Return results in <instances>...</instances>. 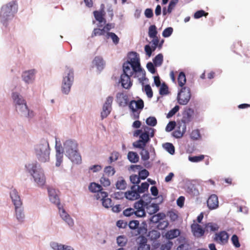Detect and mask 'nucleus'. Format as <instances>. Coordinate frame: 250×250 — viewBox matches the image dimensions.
Returning a JSON list of instances; mask_svg holds the SVG:
<instances>
[{"instance_id": "obj_35", "label": "nucleus", "mask_w": 250, "mask_h": 250, "mask_svg": "<svg viewBox=\"0 0 250 250\" xmlns=\"http://www.w3.org/2000/svg\"><path fill=\"white\" fill-rule=\"evenodd\" d=\"M128 159L132 163H137L139 160V157L136 152L129 151L127 154Z\"/></svg>"}, {"instance_id": "obj_29", "label": "nucleus", "mask_w": 250, "mask_h": 250, "mask_svg": "<svg viewBox=\"0 0 250 250\" xmlns=\"http://www.w3.org/2000/svg\"><path fill=\"white\" fill-rule=\"evenodd\" d=\"M58 207L59 209L60 215L62 219L64 220L69 226H72L74 224V222L70 216L65 211L64 209L61 208L60 206Z\"/></svg>"}, {"instance_id": "obj_37", "label": "nucleus", "mask_w": 250, "mask_h": 250, "mask_svg": "<svg viewBox=\"0 0 250 250\" xmlns=\"http://www.w3.org/2000/svg\"><path fill=\"white\" fill-rule=\"evenodd\" d=\"M106 37L107 39H108L109 38H111L113 42L115 44H117L119 42V38L113 32H106Z\"/></svg>"}, {"instance_id": "obj_21", "label": "nucleus", "mask_w": 250, "mask_h": 250, "mask_svg": "<svg viewBox=\"0 0 250 250\" xmlns=\"http://www.w3.org/2000/svg\"><path fill=\"white\" fill-rule=\"evenodd\" d=\"M35 73L36 70L35 69H32L23 72L22 74L23 80L26 83H32L35 79Z\"/></svg>"}, {"instance_id": "obj_48", "label": "nucleus", "mask_w": 250, "mask_h": 250, "mask_svg": "<svg viewBox=\"0 0 250 250\" xmlns=\"http://www.w3.org/2000/svg\"><path fill=\"white\" fill-rule=\"evenodd\" d=\"M127 242V239L124 236H119L117 238V242L119 246L123 247L125 246Z\"/></svg>"}, {"instance_id": "obj_17", "label": "nucleus", "mask_w": 250, "mask_h": 250, "mask_svg": "<svg viewBox=\"0 0 250 250\" xmlns=\"http://www.w3.org/2000/svg\"><path fill=\"white\" fill-rule=\"evenodd\" d=\"M136 241L139 245L138 250H150V245L147 244V240L145 236H139Z\"/></svg>"}, {"instance_id": "obj_1", "label": "nucleus", "mask_w": 250, "mask_h": 250, "mask_svg": "<svg viewBox=\"0 0 250 250\" xmlns=\"http://www.w3.org/2000/svg\"><path fill=\"white\" fill-rule=\"evenodd\" d=\"M78 144L76 141L68 140L63 144L66 155L74 163L80 164L82 162V158L78 152Z\"/></svg>"}, {"instance_id": "obj_16", "label": "nucleus", "mask_w": 250, "mask_h": 250, "mask_svg": "<svg viewBox=\"0 0 250 250\" xmlns=\"http://www.w3.org/2000/svg\"><path fill=\"white\" fill-rule=\"evenodd\" d=\"M194 110L191 108H188L185 110L183 114V117L181 120V123L185 125L191 121L194 114Z\"/></svg>"}, {"instance_id": "obj_10", "label": "nucleus", "mask_w": 250, "mask_h": 250, "mask_svg": "<svg viewBox=\"0 0 250 250\" xmlns=\"http://www.w3.org/2000/svg\"><path fill=\"white\" fill-rule=\"evenodd\" d=\"M113 101V98L111 96H108L104 104L103 110L101 113L102 119L105 118L110 114L111 109V105Z\"/></svg>"}, {"instance_id": "obj_53", "label": "nucleus", "mask_w": 250, "mask_h": 250, "mask_svg": "<svg viewBox=\"0 0 250 250\" xmlns=\"http://www.w3.org/2000/svg\"><path fill=\"white\" fill-rule=\"evenodd\" d=\"M200 133L199 129H195L192 131L190 137L192 139L196 140L200 138Z\"/></svg>"}, {"instance_id": "obj_44", "label": "nucleus", "mask_w": 250, "mask_h": 250, "mask_svg": "<svg viewBox=\"0 0 250 250\" xmlns=\"http://www.w3.org/2000/svg\"><path fill=\"white\" fill-rule=\"evenodd\" d=\"M126 186V182L123 179H119L116 182V187L119 189H124Z\"/></svg>"}, {"instance_id": "obj_60", "label": "nucleus", "mask_w": 250, "mask_h": 250, "mask_svg": "<svg viewBox=\"0 0 250 250\" xmlns=\"http://www.w3.org/2000/svg\"><path fill=\"white\" fill-rule=\"evenodd\" d=\"M165 147L166 150L171 154H173L175 151V148L173 145L170 143H166L165 145Z\"/></svg>"}, {"instance_id": "obj_62", "label": "nucleus", "mask_w": 250, "mask_h": 250, "mask_svg": "<svg viewBox=\"0 0 250 250\" xmlns=\"http://www.w3.org/2000/svg\"><path fill=\"white\" fill-rule=\"evenodd\" d=\"M144 90L148 98L152 97L153 92L151 86L149 84H146L145 86Z\"/></svg>"}, {"instance_id": "obj_19", "label": "nucleus", "mask_w": 250, "mask_h": 250, "mask_svg": "<svg viewBox=\"0 0 250 250\" xmlns=\"http://www.w3.org/2000/svg\"><path fill=\"white\" fill-rule=\"evenodd\" d=\"M229 235L225 231H222L215 234L214 240L221 244H224L228 242Z\"/></svg>"}, {"instance_id": "obj_32", "label": "nucleus", "mask_w": 250, "mask_h": 250, "mask_svg": "<svg viewBox=\"0 0 250 250\" xmlns=\"http://www.w3.org/2000/svg\"><path fill=\"white\" fill-rule=\"evenodd\" d=\"M180 234V231L178 229H173L167 231L165 236L167 239L170 240L177 237Z\"/></svg>"}, {"instance_id": "obj_7", "label": "nucleus", "mask_w": 250, "mask_h": 250, "mask_svg": "<svg viewBox=\"0 0 250 250\" xmlns=\"http://www.w3.org/2000/svg\"><path fill=\"white\" fill-rule=\"evenodd\" d=\"M31 165H29V168H31L30 172L31 173L35 181L37 183L39 186H42L45 183V178L43 173L41 170L38 171L37 170L36 165H32V167H30Z\"/></svg>"}, {"instance_id": "obj_8", "label": "nucleus", "mask_w": 250, "mask_h": 250, "mask_svg": "<svg viewBox=\"0 0 250 250\" xmlns=\"http://www.w3.org/2000/svg\"><path fill=\"white\" fill-rule=\"evenodd\" d=\"M150 135L147 132H142L139 137V140L133 143V146L138 148L145 147L147 143L150 141Z\"/></svg>"}, {"instance_id": "obj_52", "label": "nucleus", "mask_w": 250, "mask_h": 250, "mask_svg": "<svg viewBox=\"0 0 250 250\" xmlns=\"http://www.w3.org/2000/svg\"><path fill=\"white\" fill-rule=\"evenodd\" d=\"M159 93L161 95H167L168 93V86L165 83H163L160 87Z\"/></svg>"}, {"instance_id": "obj_23", "label": "nucleus", "mask_w": 250, "mask_h": 250, "mask_svg": "<svg viewBox=\"0 0 250 250\" xmlns=\"http://www.w3.org/2000/svg\"><path fill=\"white\" fill-rule=\"evenodd\" d=\"M218 197L215 194L211 195L207 201L208 208L210 209L216 208L218 207Z\"/></svg>"}, {"instance_id": "obj_61", "label": "nucleus", "mask_w": 250, "mask_h": 250, "mask_svg": "<svg viewBox=\"0 0 250 250\" xmlns=\"http://www.w3.org/2000/svg\"><path fill=\"white\" fill-rule=\"evenodd\" d=\"M173 32V28L172 27H167L166 28L162 33V35L165 38L169 37Z\"/></svg>"}, {"instance_id": "obj_36", "label": "nucleus", "mask_w": 250, "mask_h": 250, "mask_svg": "<svg viewBox=\"0 0 250 250\" xmlns=\"http://www.w3.org/2000/svg\"><path fill=\"white\" fill-rule=\"evenodd\" d=\"M161 236L160 232L157 230H152L148 233V236L149 238L152 241L157 240Z\"/></svg>"}, {"instance_id": "obj_11", "label": "nucleus", "mask_w": 250, "mask_h": 250, "mask_svg": "<svg viewBox=\"0 0 250 250\" xmlns=\"http://www.w3.org/2000/svg\"><path fill=\"white\" fill-rule=\"evenodd\" d=\"M145 202L142 200H140L134 204V209H135V215L138 217H142L146 215L145 210Z\"/></svg>"}, {"instance_id": "obj_30", "label": "nucleus", "mask_w": 250, "mask_h": 250, "mask_svg": "<svg viewBox=\"0 0 250 250\" xmlns=\"http://www.w3.org/2000/svg\"><path fill=\"white\" fill-rule=\"evenodd\" d=\"M15 214L17 220L20 222H22L24 220V214L23 212L22 206L15 207Z\"/></svg>"}, {"instance_id": "obj_45", "label": "nucleus", "mask_w": 250, "mask_h": 250, "mask_svg": "<svg viewBox=\"0 0 250 250\" xmlns=\"http://www.w3.org/2000/svg\"><path fill=\"white\" fill-rule=\"evenodd\" d=\"M140 149H141L140 155L141 156L142 159L143 161L148 160L149 159V153L148 150H146L145 147Z\"/></svg>"}, {"instance_id": "obj_4", "label": "nucleus", "mask_w": 250, "mask_h": 250, "mask_svg": "<svg viewBox=\"0 0 250 250\" xmlns=\"http://www.w3.org/2000/svg\"><path fill=\"white\" fill-rule=\"evenodd\" d=\"M74 80V73L72 69L66 66L64 71L62 83V91L65 94H68L71 88Z\"/></svg>"}, {"instance_id": "obj_31", "label": "nucleus", "mask_w": 250, "mask_h": 250, "mask_svg": "<svg viewBox=\"0 0 250 250\" xmlns=\"http://www.w3.org/2000/svg\"><path fill=\"white\" fill-rule=\"evenodd\" d=\"M93 64L95 65L98 69L102 70L105 65V62L102 57L96 56L93 61Z\"/></svg>"}, {"instance_id": "obj_42", "label": "nucleus", "mask_w": 250, "mask_h": 250, "mask_svg": "<svg viewBox=\"0 0 250 250\" xmlns=\"http://www.w3.org/2000/svg\"><path fill=\"white\" fill-rule=\"evenodd\" d=\"M105 33V32L104 28L100 29V28H96L94 29L93 32L92 33L91 37L93 38L96 36H100L104 35Z\"/></svg>"}, {"instance_id": "obj_49", "label": "nucleus", "mask_w": 250, "mask_h": 250, "mask_svg": "<svg viewBox=\"0 0 250 250\" xmlns=\"http://www.w3.org/2000/svg\"><path fill=\"white\" fill-rule=\"evenodd\" d=\"M173 245L172 242L168 241L161 245L160 249L161 250H170Z\"/></svg>"}, {"instance_id": "obj_64", "label": "nucleus", "mask_w": 250, "mask_h": 250, "mask_svg": "<svg viewBox=\"0 0 250 250\" xmlns=\"http://www.w3.org/2000/svg\"><path fill=\"white\" fill-rule=\"evenodd\" d=\"M148 171L146 169H144L139 171L138 176L140 179L144 180L148 176Z\"/></svg>"}, {"instance_id": "obj_51", "label": "nucleus", "mask_w": 250, "mask_h": 250, "mask_svg": "<svg viewBox=\"0 0 250 250\" xmlns=\"http://www.w3.org/2000/svg\"><path fill=\"white\" fill-rule=\"evenodd\" d=\"M146 123L149 126H154L156 125L157 122L155 117H149L147 118Z\"/></svg>"}, {"instance_id": "obj_58", "label": "nucleus", "mask_w": 250, "mask_h": 250, "mask_svg": "<svg viewBox=\"0 0 250 250\" xmlns=\"http://www.w3.org/2000/svg\"><path fill=\"white\" fill-rule=\"evenodd\" d=\"M128 225L130 229H135L138 228L139 222L138 220H132L129 222Z\"/></svg>"}, {"instance_id": "obj_43", "label": "nucleus", "mask_w": 250, "mask_h": 250, "mask_svg": "<svg viewBox=\"0 0 250 250\" xmlns=\"http://www.w3.org/2000/svg\"><path fill=\"white\" fill-rule=\"evenodd\" d=\"M205 229L208 231H215L218 229L219 227L217 224L209 223L206 225Z\"/></svg>"}, {"instance_id": "obj_63", "label": "nucleus", "mask_w": 250, "mask_h": 250, "mask_svg": "<svg viewBox=\"0 0 250 250\" xmlns=\"http://www.w3.org/2000/svg\"><path fill=\"white\" fill-rule=\"evenodd\" d=\"M176 124L175 121L169 122L166 126V130L167 132L172 131L176 126Z\"/></svg>"}, {"instance_id": "obj_20", "label": "nucleus", "mask_w": 250, "mask_h": 250, "mask_svg": "<svg viewBox=\"0 0 250 250\" xmlns=\"http://www.w3.org/2000/svg\"><path fill=\"white\" fill-rule=\"evenodd\" d=\"M159 42V39L152 40L151 42H150V43H152L151 46L148 44L145 45V51L146 55H147L149 57L151 56L152 52L154 51L157 47H158V45Z\"/></svg>"}, {"instance_id": "obj_22", "label": "nucleus", "mask_w": 250, "mask_h": 250, "mask_svg": "<svg viewBox=\"0 0 250 250\" xmlns=\"http://www.w3.org/2000/svg\"><path fill=\"white\" fill-rule=\"evenodd\" d=\"M144 106V102L142 99L137 101L132 100L129 104V107L133 112H136L138 109H142Z\"/></svg>"}, {"instance_id": "obj_41", "label": "nucleus", "mask_w": 250, "mask_h": 250, "mask_svg": "<svg viewBox=\"0 0 250 250\" xmlns=\"http://www.w3.org/2000/svg\"><path fill=\"white\" fill-rule=\"evenodd\" d=\"M147 232V225L146 223H143V225L139 226L137 229V234L140 235V236H144L146 234Z\"/></svg>"}, {"instance_id": "obj_47", "label": "nucleus", "mask_w": 250, "mask_h": 250, "mask_svg": "<svg viewBox=\"0 0 250 250\" xmlns=\"http://www.w3.org/2000/svg\"><path fill=\"white\" fill-rule=\"evenodd\" d=\"M141 129H143V132H147L150 135V137H153L154 135V129L149 127L146 125L143 126Z\"/></svg>"}, {"instance_id": "obj_59", "label": "nucleus", "mask_w": 250, "mask_h": 250, "mask_svg": "<svg viewBox=\"0 0 250 250\" xmlns=\"http://www.w3.org/2000/svg\"><path fill=\"white\" fill-rule=\"evenodd\" d=\"M190 249L188 243L185 240L183 244H180L177 248V250H189Z\"/></svg>"}, {"instance_id": "obj_15", "label": "nucleus", "mask_w": 250, "mask_h": 250, "mask_svg": "<svg viewBox=\"0 0 250 250\" xmlns=\"http://www.w3.org/2000/svg\"><path fill=\"white\" fill-rule=\"evenodd\" d=\"M123 73L131 76H132L134 73H143V69H138L135 71L133 65H132L129 62H125L123 63Z\"/></svg>"}, {"instance_id": "obj_5", "label": "nucleus", "mask_w": 250, "mask_h": 250, "mask_svg": "<svg viewBox=\"0 0 250 250\" xmlns=\"http://www.w3.org/2000/svg\"><path fill=\"white\" fill-rule=\"evenodd\" d=\"M12 99L15 104L16 109L17 112L21 114L26 115L28 114V109L26 103L21 96L17 92L13 93Z\"/></svg>"}, {"instance_id": "obj_25", "label": "nucleus", "mask_w": 250, "mask_h": 250, "mask_svg": "<svg viewBox=\"0 0 250 250\" xmlns=\"http://www.w3.org/2000/svg\"><path fill=\"white\" fill-rule=\"evenodd\" d=\"M47 189L50 201L56 204L58 207L60 206V199L56 194L55 190L50 188H48Z\"/></svg>"}, {"instance_id": "obj_3", "label": "nucleus", "mask_w": 250, "mask_h": 250, "mask_svg": "<svg viewBox=\"0 0 250 250\" xmlns=\"http://www.w3.org/2000/svg\"><path fill=\"white\" fill-rule=\"evenodd\" d=\"M35 153L39 161L44 163L49 161L50 148L48 142L42 140L40 143L35 146Z\"/></svg>"}, {"instance_id": "obj_33", "label": "nucleus", "mask_w": 250, "mask_h": 250, "mask_svg": "<svg viewBox=\"0 0 250 250\" xmlns=\"http://www.w3.org/2000/svg\"><path fill=\"white\" fill-rule=\"evenodd\" d=\"M158 32L157 30L156 26L155 25H151L149 27L148 34L149 38L154 39H159L157 36Z\"/></svg>"}, {"instance_id": "obj_39", "label": "nucleus", "mask_w": 250, "mask_h": 250, "mask_svg": "<svg viewBox=\"0 0 250 250\" xmlns=\"http://www.w3.org/2000/svg\"><path fill=\"white\" fill-rule=\"evenodd\" d=\"M149 187V184L147 182H144L142 183L141 185L138 186L136 187V190L140 193H144L146 191L148 190Z\"/></svg>"}, {"instance_id": "obj_38", "label": "nucleus", "mask_w": 250, "mask_h": 250, "mask_svg": "<svg viewBox=\"0 0 250 250\" xmlns=\"http://www.w3.org/2000/svg\"><path fill=\"white\" fill-rule=\"evenodd\" d=\"M186 82V78L185 74L183 72H181L178 77V85L181 87H184V85Z\"/></svg>"}, {"instance_id": "obj_26", "label": "nucleus", "mask_w": 250, "mask_h": 250, "mask_svg": "<svg viewBox=\"0 0 250 250\" xmlns=\"http://www.w3.org/2000/svg\"><path fill=\"white\" fill-rule=\"evenodd\" d=\"M10 197L15 207L22 206V202L21 200L20 197L17 191L15 189L12 190L10 192Z\"/></svg>"}, {"instance_id": "obj_46", "label": "nucleus", "mask_w": 250, "mask_h": 250, "mask_svg": "<svg viewBox=\"0 0 250 250\" xmlns=\"http://www.w3.org/2000/svg\"><path fill=\"white\" fill-rule=\"evenodd\" d=\"M204 158L205 156L204 155H200L199 156H189L188 160L191 162L196 163L202 161Z\"/></svg>"}, {"instance_id": "obj_50", "label": "nucleus", "mask_w": 250, "mask_h": 250, "mask_svg": "<svg viewBox=\"0 0 250 250\" xmlns=\"http://www.w3.org/2000/svg\"><path fill=\"white\" fill-rule=\"evenodd\" d=\"M51 246L54 250H64L65 245L60 244L56 242L51 243Z\"/></svg>"}, {"instance_id": "obj_34", "label": "nucleus", "mask_w": 250, "mask_h": 250, "mask_svg": "<svg viewBox=\"0 0 250 250\" xmlns=\"http://www.w3.org/2000/svg\"><path fill=\"white\" fill-rule=\"evenodd\" d=\"M88 188L89 190L92 192H97V194L101 192H103L102 191L103 188L102 186L96 183H92L89 185Z\"/></svg>"}, {"instance_id": "obj_40", "label": "nucleus", "mask_w": 250, "mask_h": 250, "mask_svg": "<svg viewBox=\"0 0 250 250\" xmlns=\"http://www.w3.org/2000/svg\"><path fill=\"white\" fill-rule=\"evenodd\" d=\"M153 63L155 66H160L163 62V56L162 54H159L153 59Z\"/></svg>"}, {"instance_id": "obj_6", "label": "nucleus", "mask_w": 250, "mask_h": 250, "mask_svg": "<svg viewBox=\"0 0 250 250\" xmlns=\"http://www.w3.org/2000/svg\"><path fill=\"white\" fill-rule=\"evenodd\" d=\"M190 89L189 87L184 86L182 87L177 96L178 102L180 104L186 105L191 98Z\"/></svg>"}, {"instance_id": "obj_27", "label": "nucleus", "mask_w": 250, "mask_h": 250, "mask_svg": "<svg viewBox=\"0 0 250 250\" xmlns=\"http://www.w3.org/2000/svg\"><path fill=\"white\" fill-rule=\"evenodd\" d=\"M191 228L195 236L201 237L204 234L205 230L201 225L198 224H193L191 225Z\"/></svg>"}, {"instance_id": "obj_13", "label": "nucleus", "mask_w": 250, "mask_h": 250, "mask_svg": "<svg viewBox=\"0 0 250 250\" xmlns=\"http://www.w3.org/2000/svg\"><path fill=\"white\" fill-rule=\"evenodd\" d=\"M104 8V4H102L99 11H94L93 12V15L96 20L100 23H104L105 24L106 22V19L104 18L105 13Z\"/></svg>"}, {"instance_id": "obj_9", "label": "nucleus", "mask_w": 250, "mask_h": 250, "mask_svg": "<svg viewBox=\"0 0 250 250\" xmlns=\"http://www.w3.org/2000/svg\"><path fill=\"white\" fill-rule=\"evenodd\" d=\"M125 62H129L135 71L138 69H142L140 62L139 55L136 52H131L129 53L128 59Z\"/></svg>"}, {"instance_id": "obj_28", "label": "nucleus", "mask_w": 250, "mask_h": 250, "mask_svg": "<svg viewBox=\"0 0 250 250\" xmlns=\"http://www.w3.org/2000/svg\"><path fill=\"white\" fill-rule=\"evenodd\" d=\"M117 102L120 106H125L128 103V97L122 92L118 93L116 95Z\"/></svg>"}, {"instance_id": "obj_56", "label": "nucleus", "mask_w": 250, "mask_h": 250, "mask_svg": "<svg viewBox=\"0 0 250 250\" xmlns=\"http://www.w3.org/2000/svg\"><path fill=\"white\" fill-rule=\"evenodd\" d=\"M179 110V106L178 105H176L173 107L171 110H170L169 112L167 115V118H170L172 117L173 115H174L176 112H177Z\"/></svg>"}, {"instance_id": "obj_14", "label": "nucleus", "mask_w": 250, "mask_h": 250, "mask_svg": "<svg viewBox=\"0 0 250 250\" xmlns=\"http://www.w3.org/2000/svg\"><path fill=\"white\" fill-rule=\"evenodd\" d=\"M187 129L186 125L179 122L177 125V128L172 133L173 136L176 138H181L186 132Z\"/></svg>"}, {"instance_id": "obj_55", "label": "nucleus", "mask_w": 250, "mask_h": 250, "mask_svg": "<svg viewBox=\"0 0 250 250\" xmlns=\"http://www.w3.org/2000/svg\"><path fill=\"white\" fill-rule=\"evenodd\" d=\"M104 172L108 176H112L114 174L115 170L111 166H107L104 168Z\"/></svg>"}, {"instance_id": "obj_12", "label": "nucleus", "mask_w": 250, "mask_h": 250, "mask_svg": "<svg viewBox=\"0 0 250 250\" xmlns=\"http://www.w3.org/2000/svg\"><path fill=\"white\" fill-rule=\"evenodd\" d=\"M108 194L106 192H101L98 193L96 195V199H100L102 201V204L104 207L106 208H108L112 207L111 206V199L107 198Z\"/></svg>"}, {"instance_id": "obj_57", "label": "nucleus", "mask_w": 250, "mask_h": 250, "mask_svg": "<svg viewBox=\"0 0 250 250\" xmlns=\"http://www.w3.org/2000/svg\"><path fill=\"white\" fill-rule=\"evenodd\" d=\"M100 183L104 187H108L110 185V181L108 178L103 176L100 179Z\"/></svg>"}, {"instance_id": "obj_54", "label": "nucleus", "mask_w": 250, "mask_h": 250, "mask_svg": "<svg viewBox=\"0 0 250 250\" xmlns=\"http://www.w3.org/2000/svg\"><path fill=\"white\" fill-rule=\"evenodd\" d=\"M123 214L127 217H129L133 214L135 215V209L131 208H127L123 211Z\"/></svg>"}, {"instance_id": "obj_18", "label": "nucleus", "mask_w": 250, "mask_h": 250, "mask_svg": "<svg viewBox=\"0 0 250 250\" xmlns=\"http://www.w3.org/2000/svg\"><path fill=\"white\" fill-rule=\"evenodd\" d=\"M125 196L126 199L129 200H135L140 198V196L136 190V186H132L131 188V190L126 191L125 193Z\"/></svg>"}, {"instance_id": "obj_24", "label": "nucleus", "mask_w": 250, "mask_h": 250, "mask_svg": "<svg viewBox=\"0 0 250 250\" xmlns=\"http://www.w3.org/2000/svg\"><path fill=\"white\" fill-rule=\"evenodd\" d=\"M131 76L128 75L122 74L120 77V83L122 86L125 88L129 89L132 85V83L130 80Z\"/></svg>"}, {"instance_id": "obj_2", "label": "nucleus", "mask_w": 250, "mask_h": 250, "mask_svg": "<svg viewBox=\"0 0 250 250\" xmlns=\"http://www.w3.org/2000/svg\"><path fill=\"white\" fill-rule=\"evenodd\" d=\"M18 11V5L16 1H12L4 5L0 12V21L4 24L8 21L12 19L14 14Z\"/></svg>"}]
</instances>
